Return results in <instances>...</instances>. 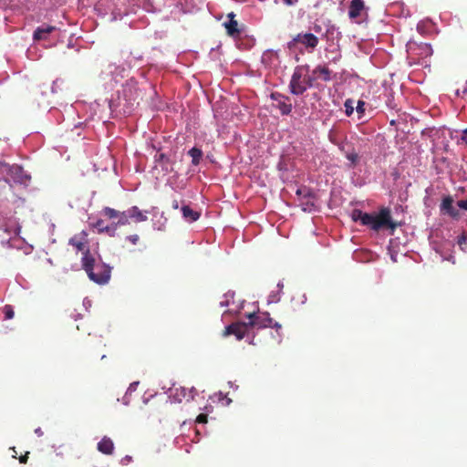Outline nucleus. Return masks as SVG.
<instances>
[{
	"mask_svg": "<svg viewBox=\"0 0 467 467\" xmlns=\"http://www.w3.org/2000/svg\"><path fill=\"white\" fill-rule=\"evenodd\" d=\"M101 213L109 220H116L113 227L128 224L127 211L119 212L110 207H105Z\"/></svg>",
	"mask_w": 467,
	"mask_h": 467,
	"instance_id": "6",
	"label": "nucleus"
},
{
	"mask_svg": "<svg viewBox=\"0 0 467 467\" xmlns=\"http://www.w3.org/2000/svg\"><path fill=\"white\" fill-rule=\"evenodd\" d=\"M312 77L315 78V80L320 78L325 82H328L332 79V71L327 66L318 65L313 70Z\"/></svg>",
	"mask_w": 467,
	"mask_h": 467,
	"instance_id": "12",
	"label": "nucleus"
},
{
	"mask_svg": "<svg viewBox=\"0 0 467 467\" xmlns=\"http://www.w3.org/2000/svg\"><path fill=\"white\" fill-rule=\"evenodd\" d=\"M81 262H82V267L88 274L90 280H92L93 282H103L107 279L108 273L101 275H100V274L98 275H94V270H95V267L97 265H95V259L90 254L89 250H86L83 253Z\"/></svg>",
	"mask_w": 467,
	"mask_h": 467,
	"instance_id": "5",
	"label": "nucleus"
},
{
	"mask_svg": "<svg viewBox=\"0 0 467 467\" xmlns=\"http://www.w3.org/2000/svg\"><path fill=\"white\" fill-rule=\"evenodd\" d=\"M97 448L99 451L106 455H111L114 451V443L110 438L105 436L98 443Z\"/></svg>",
	"mask_w": 467,
	"mask_h": 467,
	"instance_id": "14",
	"label": "nucleus"
},
{
	"mask_svg": "<svg viewBox=\"0 0 467 467\" xmlns=\"http://www.w3.org/2000/svg\"><path fill=\"white\" fill-rule=\"evenodd\" d=\"M208 416L206 414L201 413L196 418V422L198 423H206Z\"/></svg>",
	"mask_w": 467,
	"mask_h": 467,
	"instance_id": "28",
	"label": "nucleus"
},
{
	"mask_svg": "<svg viewBox=\"0 0 467 467\" xmlns=\"http://www.w3.org/2000/svg\"><path fill=\"white\" fill-rule=\"evenodd\" d=\"M441 212L450 214L451 216L456 215L457 212L453 207V199L451 196H446L443 198L441 204Z\"/></svg>",
	"mask_w": 467,
	"mask_h": 467,
	"instance_id": "16",
	"label": "nucleus"
},
{
	"mask_svg": "<svg viewBox=\"0 0 467 467\" xmlns=\"http://www.w3.org/2000/svg\"><path fill=\"white\" fill-rule=\"evenodd\" d=\"M35 432L38 435V436H42L43 435V431L40 428H37L35 430Z\"/></svg>",
	"mask_w": 467,
	"mask_h": 467,
	"instance_id": "36",
	"label": "nucleus"
},
{
	"mask_svg": "<svg viewBox=\"0 0 467 467\" xmlns=\"http://www.w3.org/2000/svg\"><path fill=\"white\" fill-rule=\"evenodd\" d=\"M271 99L275 101V107L280 110L283 115H289L292 111V104L289 102V97H286L278 92H273Z\"/></svg>",
	"mask_w": 467,
	"mask_h": 467,
	"instance_id": "7",
	"label": "nucleus"
},
{
	"mask_svg": "<svg viewBox=\"0 0 467 467\" xmlns=\"http://www.w3.org/2000/svg\"><path fill=\"white\" fill-rule=\"evenodd\" d=\"M462 140L467 144V129L463 131Z\"/></svg>",
	"mask_w": 467,
	"mask_h": 467,
	"instance_id": "35",
	"label": "nucleus"
},
{
	"mask_svg": "<svg viewBox=\"0 0 467 467\" xmlns=\"http://www.w3.org/2000/svg\"><path fill=\"white\" fill-rule=\"evenodd\" d=\"M458 206L462 209L467 210V200H461L458 202Z\"/></svg>",
	"mask_w": 467,
	"mask_h": 467,
	"instance_id": "31",
	"label": "nucleus"
},
{
	"mask_svg": "<svg viewBox=\"0 0 467 467\" xmlns=\"http://www.w3.org/2000/svg\"><path fill=\"white\" fill-rule=\"evenodd\" d=\"M346 157L351 162L352 166H355L359 160L358 154L355 151L348 152Z\"/></svg>",
	"mask_w": 467,
	"mask_h": 467,
	"instance_id": "25",
	"label": "nucleus"
},
{
	"mask_svg": "<svg viewBox=\"0 0 467 467\" xmlns=\"http://www.w3.org/2000/svg\"><path fill=\"white\" fill-rule=\"evenodd\" d=\"M351 219L354 222H360L364 226H368L373 231H379L383 228H389L394 231L397 223L391 220L390 210L382 208L379 213H368L359 209H354L351 213Z\"/></svg>",
	"mask_w": 467,
	"mask_h": 467,
	"instance_id": "2",
	"label": "nucleus"
},
{
	"mask_svg": "<svg viewBox=\"0 0 467 467\" xmlns=\"http://www.w3.org/2000/svg\"><path fill=\"white\" fill-rule=\"evenodd\" d=\"M5 319H12L15 316L14 308L10 305H5L3 308Z\"/></svg>",
	"mask_w": 467,
	"mask_h": 467,
	"instance_id": "23",
	"label": "nucleus"
},
{
	"mask_svg": "<svg viewBox=\"0 0 467 467\" xmlns=\"http://www.w3.org/2000/svg\"><path fill=\"white\" fill-rule=\"evenodd\" d=\"M108 273V277L105 281L103 282H96L97 284H99V285H104L106 283L109 282V278H110V268L105 265H97L96 267H95V270H94V275H98L100 274L101 275H104Z\"/></svg>",
	"mask_w": 467,
	"mask_h": 467,
	"instance_id": "18",
	"label": "nucleus"
},
{
	"mask_svg": "<svg viewBox=\"0 0 467 467\" xmlns=\"http://www.w3.org/2000/svg\"><path fill=\"white\" fill-rule=\"evenodd\" d=\"M407 50L410 54H415L420 57H428L432 55V48L431 45L426 43L417 45L415 42H409L407 45Z\"/></svg>",
	"mask_w": 467,
	"mask_h": 467,
	"instance_id": "8",
	"label": "nucleus"
},
{
	"mask_svg": "<svg viewBox=\"0 0 467 467\" xmlns=\"http://www.w3.org/2000/svg\"><path fill=\"white\" fill-rule=\"evenodd\" d=\"M130 219H134L136 222H144L147 220V216L137 206H132L127 210V220Z\"/></svg>",
	"mask_w": 467,
	"mask_h": 467,
	"instance_id": "15",
	"label": "nucleus"
},
{
	"mask_svg": "<svg viewBox=\"0 0 467 467\" xmlns=\"http://www.w3.org/2000/svg\"><path fill=\"white\" fill-rule=\"evenodd\" d=\"M235 15L232 12L228 14L229 21L223 23V26L226 29L228 36L232 37H238L241 34V30L238 26V22L234 19Z\"/></svg>",
	"mask_w": 467,
	"mask_h": 467,
	"instance_id": "10",
	"label": "nucleus"
},
{
	"mask_svg": "<svg viewBox=\"0 0 467 467\" xmlns=\"http://www.w3.org/2000/svg\"><path fill=\"white\" fill-rule=\"evenodd\" d=\"M364 10L365 4L363 0H351L348 7V16L351 20H356L361 16Z\"/></svg>",
	"mask_w": 467,
	"mask_h": 467,
	"instance_id": "11",
	"label": "nucleus"
},
{
	"mask_svg": "<svg viewBox=\"0 0 467 467\" xmlns=\"http://www.w3.org/2000/svg\"><path fill=\"white\" fill-rule=\"evenodd\" d=\"M28 454H29V452H28V451H26L24 455H21V456L19 457V462H20V463H24V464H25V463H26V462H27V460H28Z\"/></svg>",
	"mask_w": 467,
	"mask_h": 467,
	"instance_id": "30",
	"label": "nucleus"
},
{
	"mask_svg": "<svg viewBox=\"0 0 467 467\" xmlns=\"http://www.w3.org/2000/svg\"><path fill=\"white\" fill-rule=\"evenodd\" d=\"M248 318L249 322H235L225 327L223 336L228 337L234 335L238 340H241L249 333L252 327H272L276 330L281 328V325L275 321L267 312L249 314Z\"/></svg>",
	"mask_w": 467,
	"mask_h": 467,
	"instance_id": "1",
	"label": "nucleus"
},
{
	"mask_svg": "<svg viewBox=\"0 0 467 467\" xmlns=\"http://www.w3.org/2000/svg\"><path fill=\"white\" fill-rule=\"evenodd\" d=\"M56 29V26L49 25H43L41 26H38L34 31L33 39L35 41L45 40L47 39V36L54 32Z\"/></svg>",
	"mask_w": 467,
	"mask_h": 467,
	"instance_id": "13",
	"label": "nucleus"
},
{
	"mask_svg": "<svg viewBox=\"0 0 467 467\" xmlns=\"http://www.w3.org/2000/svg\"><path fill=\"white\" fill-rule=\"evenodd\" d=\"M182 213L183 218L189 223L197 221L201 215V213L199 212L193 211L188 205H183L182 207Z\"/></svg>",
	"mask_w": 467,
	"mask_h": 467,
	"instance_id": "17",
	"label": "nucleus"
},
{
	"mask_svg": "<svg viewBox=\"0 0 467 467\" xmlns=\"http://www.w3.org/2000/svg\"><path fill=\"white\" fill-rule=\"evenodd\" d=\"M319 44V38L310 32H301L292 37L287 43V48L291 51L298 50L312 53Z\"/></svg>",
	"mask_w": 467,
	"mask_h": 467,
	"instance_id": "4",
	"label": "nucleus"
},
{
	"mask_svg": "<svg viewBox=\"0 0 467 467\" xmlns=\"http://www.w3.org/2000/svg\"><path fill=\"white\" fill-rule=\"evenodd\" d=\"M197 395V390L194 387H192L191 389H187L185 387H181L175 389L173 398L178 402L186 401L189 402L194 399V397Z\"/></svg>",
	"mask_w": 467,
	"mask_h": 467,
	"instance_id": "9",
	"label": "nucleus"
},
{
	"mask_svg": "<svg viewBox=\"0 0 467 467\" xmlns=\"http://www.w3.org/2000/svg\"><path fill=\"white\" fill-rule=\"evenodd\" d=\"M466 241H467V236L464 233L458 236L457 243L462 250H463L462 245L466 243Z\"/></svg>",
	"mask_w": 467,
	"mask_h": 467,
	"instance_id": "26",
	"label": "nucleus"
},
{
	"mask_svg": "<svg viewBox=\"0 0 467 467\" xmlns=\"http://www.w3.org/2000/svg\"><path fill=\"white\" fill-rule=\"evenodd\" d=\"M84 237L79 238L78 236H74L69 240V244H71L73 247L77 249V251L85 252L86 249V244L83 241Z\"/></svg>",
	"mask_w": 467,
	"mask_h": 467,
	"instance_id": "20",
	"label": "nucleus"
},
{
	"mask_svg": "<svg viewBox=\"0 0 467 467\" xmlns=\"http://www.w3.org/2000/svg\"><path fill=\"white\" fill-rule=\"evenodd\" d=\"M127 239L132 244H137V243L139 242L140 240V237L138 234H131V235H129L127 237Z\"/></svg>",
	"mask_w": 467,
	"mask_h": 467,
	"instance_id": "29",
	"label": "nucleus"
},
{
	"mask_svg": "<svg viewBox=\"0 0 467 467\" xmlns=\"http://www.w3.org/2000/svg\"><path fill=\"white\" fill-rule=\"evenodd\" d=\"M315 29H316V31H320L321 27H320V26H316Z\"/></svg>",
	"mask_w": 467,
	"mask_h": 467,
	"instance_id": "38",
	"label": "nucleus"
},
{
	"mask_svg": "<svg viewBox=\"0 0 467 467\" xmlns=\"http://www.w3.org/2000/svg\"><path fill=\"white\" fill-rule=\"evenodd\" d=\"M308 65L296 66L289 82V90L293 95H302L314 86L315 78L309 74Z\"/></svg>",
	"mask_w": 467,
	"mask_h": 467,
	"instance_id": "3",
	"label": "nucleus"
},
{
	"mask_svg": "<svg viewBox=\"0 0 467 467\" xmlns=\"http://www.w3.org/2000/svg\"><path fill=\"white\" fill-rule=\"evenodd\" d=\"M12 450L14 451L15 453H16V448H12Z\"/></svg>",
	"mask_w": 467,
	"mask_h": 467,
	"instance_id": "39",
	"label": "nucleus"
},
{
	"mask_svg": "<svg viewBox=\"0 0 467 467\" xmlns=\"http://www.w3.org/2000/svg\"><path fill=\"white\" fill-rule=\"evenodd\" d=\"M93 226L95 228H97L99 230V233H110V232H114L115 230V227L113 226H109V225H106L104 221L102 219H99L94 224Z\"/></svg>",
	"mask_w": 467,
	"mask_h": 467,
	"instance_id": "21",
	"label": "nucleus"
},
{
	"mask_svg": "<svg viewBox=\"0 0 467 467\" xmlns=\"http://www.w3.org/2000/svg\"><path fill=\"white\" fill-rule=\"evenodd\" d=\"M171 207L174 209V210H177L179 209V202L177 200H173L172 202H171Z\"/></svg>",
	"mask_w": 467,
	"mask_h": 467,
	"instance_id": "34",
	"label": "nucleus"
},
{
	"mask_svg": "<svg viewBox=\"0 0 467 467\" xmlns=\"http://www.w3.org/2000/svg\"><path fill=\"white\" fill-rule=\"evenodd\" d=\"M220 306H228V300L226 299V300H224V301H221V302H220Z\"/></svg>",
	"mask_w": 467,
	"mask_h": 467,
	"instance_id": "37",
	"label": "nucleus"
},
{
	"mask_svg": "<svg viewBox=\"0 0 467 467\" xmlns=\"http://www.w3.org/2000/svg\"><path fill=\"white\" fill-rule=\"evenodd\" d=\"M188 154L192 157V163L193 165H198L202 157V151L201 149L193 147L189 151Z\"/></svg>",
	"mask_w": 467,
	"mask_h": 467,
	"instance_id": "19",
	"label": "nucleus"
},
{
	"mask_svg": "<svg viewBox=\"0 0 467 467\" xmlns=\"http://www.w3.org/2000/svg\"><path fill=\"white\" fill-rule=\"evenodd\" d=\"M156 161L159 162H169V159L164 153H160L159 155L155 156Z\"/></svg>",
	"mask_w": 467,
	"mask_h": 467,
	"instance_id": "27",
	"label": "nucleus"
},
{
	"mask_svg": "<svg viewBox=\"0 0 467 467\" xmlns=\"http://www.w3.org/2000/svg\"><path fill=\"white\" fill-rule=\"evenodd\" d=\"M131 461H132V457H131V456H129V455L125 456V457L121 460V462H122V463H123V464H127V463L130 462Z\"/></svg>",
	"mask_w": 467,
	"mask_h": 467,
	"instance_id": "32",
	"label": "nucleus"
},
{
	"mask_svg": "<svg viewBox=\"0 0 467 467\" xmlns=\"http://www.w3.org/2000/svg\"><path fill=\"white\" fill-rule=\"evenodd\" d=\"M365 106H366V103L365 101L363 100H358L357 102V106H356V111L357 113L358 114V118L360 119L364 113H365Z\"/></svg>",
	"mask_w": 467,
	"mask_h": 467,
	"instance_id": "24",
	"label": "nucleus"
},
{
	"mask_svg": "<svg viewBox=\"0 0 467 467\" xmlns=\"http://www.w3.org/2000/svg\"><path fill=\"white\" fill-rule=\"evenodd\" d=\"M297 1L298 0H283L284 4L286 5H294Z\"/></svg>",
	"mask_w": 467,
	"mask_h": 467,
	"instance_id": "33",
	"label": "nucleus"
},
{
	"mask_svg": "<svg viewBox=\"0 0 467 467\" xmlns=\"http://www.w3.org/2000/svg\"><path fill=\"white\" fill-rule=\"evenodd\" d=\"M355 100L352 99H348L345 103H344V107H345V113L348 117L351 116L354 112V109H355Z\"/></svg>",
	"mask_w": 467,
	"mask_h": 467,
	"instance_id": "22",
	"label": "nucleus"
}]
</instances>
